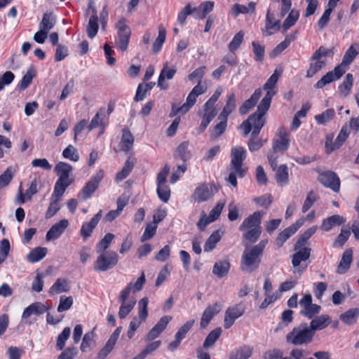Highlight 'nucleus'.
<instances>
[{"label":"nucleus","instance_id":"obj_1","mask_svg":"<svg viewBox=\"0 0 359 359\" xmlns=\"http://www.w3.org/2000/svg\"><path fill=\"white\" fill-rule=\"evenodd\" d=\"M247 151L244 147L236 146L231 150V161L228 168L229 177L226 180L233 187L237 186L236 177L245 176L247 168H243V161L246 158Z\"/></svg>","mask_w":359,"mask_h":359},{"label":"nucleus","instance_id":"obj_2","mask_svg":"<svg viewBox=\"0 0 359 359\" xmlns=\"http://www.w3.org/2000/svg\"><path fill=\"white\" fill-rule=\"evenodd\" d=\"M267 243L268 241L264 239L258 244L245 249L241 261V269L243 271L251 273L258 269Z\"/></svg>","mask_w":359,"mask_h":359},{"label":"nucleus","instance_id":"obj_3","mask_svg":"<svg viewBox=\"0 0 359 359\" xmlns=\"http://www.w3.org/2000/svg\"><path fill=\"white\" fill-rule=\"evenodd\" d=\"M355 45H351L343 57L341 64L336 67L333 71L327 72L315 85L316 88H323L332 81L338 80L346 72L344 67L349 65L358 54Z\"/></svg>","mask_w":359,"mask_h":359},{"label":"nucleus","instance_id":"obj_4","mask_svg":"<svg viewBox=\"0 0 359 359\" xmlns=\"http://www.w3.org/2000/svg\"><path fill=\"white\" fill-rule=\"evenodd\" d=\"M271 96V95L268 94L266 97H264L257 107V112L250 115L248 118L252 129V136L254 137H257L261 129L264 126L265 121L263 116L270 107L269 99Z\"/></svg>","mask_w":359,"mask_h":359},{"label":"nucleus","instance_id":"obj_5","mask_svg":"<svg viewBox=\"0 0 359 359\" xmlns=\"http://www.w3.org/2000/svg\"><path fill=\"white\" fill-rule=\"evenodd\" d=\"M313 330L306 324H301L295 327L286 336L288 343L294 346L307 344L310 343L313 337Z\"/></svg>","mask_w":359,"mask_h":359},{"label":"nucleus","instance_id":"obj_6","mask_svg":"<svg viewBox=\"0 0 359 359\" xmlns=\"http://www.w3.org/2000/svg\"><path fill=\"white\" fill-rule=\"evenodd\" d=\"M100 255L93 264V269L96 271H106L113 268L118 261V255L116 252L108 251L98 252Z\"/></svg>","mask_w":359,"mask_h":359},{"label":"nucleus","instance_id":"obj_7","mask_svg":"<svg viewBox=\"0 0 359 359\" xmlns=\"http://www.w3.org/2000/svg\"><path fill=\"white\" fill-rule=\"evenodd\" d=\"M217 192V188L213 184L203 183L199 184L191 196V201L202 203L210 199Z\"/></svg>","mask_w":359,"mask_h":359},{"label":"nucleus","instance_id":"obj_8","mask_svg":"<svg viewBox=\"0 0 359 359\" xmlns=\"http://www.w3.org/2000/svg\"><path fill=\"white\" fill-rule=\"evenodd\" d=\"M118 39L115 42L116 47L124 52L128 49L131 34L130 27L126 24V19L121 18L116 24Z\"/></svg>","mask_w":359,"mask_h":359},{"label":"nucleus","instance_id":"obj_9","mask_svg":"<svg viewBox=\"0 0 359 359\" xmlns=\"http://www.w3.org/2000/svg\"><path fill=\"white\" fill-rule=\"evenodd\" d=\"M292 256V266L294 267V273L302 274L306 269L307 264L306 261L309 258L311 254V248L306 247H301Z\"/></svg>","mask_w":359,"mask_h":359},{"label":"nucleus","instance_id":"obj_10","mask_svg":"<svg viewBox=\"0 0 359 359\" xmlns=\"http://www.w3.org/2000/svg\"><path fill=\"white\" fill-rule=\"evenodd\" d=\"M290 135L285 127H280L273 139V150L275 152H284L290 146Z\"/></svg>","mask_w":359,"mask_h":359},{"label":"nucleus","instance_id":"obj_11","mask_svg":"<svg viewBox=\"0 0 359 359\" xmlns=\"http://www.w3.org/2000/svg\"><path fill=\"white\" fill-rule=\"evenodd\" d=\"M103 177L104 171L100 170L83 187L79 194V197H81L83 200H87L90 198L93 194L97 189L99 184L102 180Z\"/></svg>","mask_w":359,"mask_h":359},{"label":"nucleus","instance_id":"obj_12","mask_svg":"<svg viewBox=\"0 0 359 359\" xmlns=\"http://www.w3.org/2000/svg\"><path fill=\"white\" fill-rule=\"evenodd\" d=\"M299 303L302 308L300 313L309 319H312L320 311L321 307L319 305L312 304V296L311 294H304Z\"/></svg>","mask_w":359,"mask_h":359},{"label":"nucleus","instance_id":"obj_13","mask_svg":"<svg viewBox=\"0 0 359 359\" xmlns=\"http://www.w3.org/2000/svg\"><path fill=\"white\" fill-rule=\"evenodd\" d=\"M244 313L245 306L242 302L229 307L225 312L224 320V328L229 329L233 325L235 320L242 316Z\"/></svg>","mask_w":359,"mask_h":359},{"label":"nucleus","instance_id":"obj_14","mask_svg":"<svg viewBox=\"0 0 359 359\" xmlns=\"http://www.w3.org/2000/svg\"><path fill=\"white\" fill-rule=\"evenodd\" d=\"M319 182L332 191L338 192L340 189V180L337 174L332 171H325L319 175Z\"/></svg>","mask_w":359,"mask_h":359},{"label":"nucleus","instance_id":"obj_15","mask_svg":"<svg viewBox=\"0 0 359 359\" xmlns=\"http://www.w3.org/2000/svg\"><path fill=\"white\" fill-rule=\"evenodd\" d=\"M177 72V69L175 67H170L168 62H165L163 64V69L161 71V73L158 76V86L161 90H166L168 88V85L165 83V80L172 79L175 74Z\"/></svg>","mask_w":359,"mask_h":359},{"label":"nucleus","instance_id":"obj_16","mask_svg":"<svg viewBox=\"0 0 359 359\" xmlns=\"http://www.w3.org/2000/svg\"><path fill=\"white\" fill-rule=\"evenodd\" d=\"M264 215V212L256 211L253 214L249 215L243 220L239 226V230L243 231L248 229L262 227L261 222Z\"/></svg>","mask_w":359,"mask_h":359},{"label":"nucleus","instance_id":"obj_17","mask_svg":"<svg viewBox=\"0 0 359 359\" xmlns=\"http://www.w3.org/2000/svg\"><path fill=\"white\" fill-rule=\"evenodd\" d=\"M171 320L172 317L170 316H165L161 318L158 322L147 333L145 341H151L157 338L165 329Z\"/></svg>","mask_w":359,"mask_h":359},{"label":"nucleus","instance_id":"obj_18","mask_svg":"<svg viewBox=\"0 0 359 359\" xmlns=\"http://www.w3.org/2000/svg\"><path fill=\"white\" fill-rule=\"evenodd\" d=\"M203 113L201 114L198 112L199 115L203 116L202 121L199 126V130L201 132H203L208 127L211 121L217 115V111L215 107V105L211 104H208V102H205L203 105Z\"/></svg>","mask_w":359,"mask_h":359},{"label":"nucleus","instance_id":"obj_19","mask_svg":"<svg viewBox=\"0 0 359 359\" xmlns=\"http://www.w3.org/2000/svg\"><path fill=\"white\" fill-rule=\"evenodd\" d=\"M68 226L69 221L67 219H61L51 226L46 233V239L47 241H55L63 233Z\"/></svg>","mask_w":359,"mask_h":359},{"label":"nucleus","instance_id":"obj_20","mask_svg":"<svg viewBox=\"0 0 359 359\" xmlns=\"http://www.w3.org/2000/svg\"><path fill=\"white\" fill-rule=\"evenodd\" d=\"M221 311V306L218 303H215L212 305L208 306L203 311L200 326L202 329L205 328L213 317Z\"/></svg>","mask_w":359,"mask_h":359},{"label":"nucleus","instance_id":"obj_21","mask_svg":"<svg viewBox=\"0 0 359 359\" xmlns=\"http://www.w3.org/2000/svg\"><path fill=\"white\" fill-rule=\"evenodd\" d=\"M102 211L100 210L88 222H84L81 226L80 234L83 239L86 241L89 238L94 229L97 225L100 218L102 217Z\"/></svg>","mask_w":359,"mask_h":359},{"label":"nucleus","instance_id":"obj_22","mask_svg":"<svg viewBox=\"0 0 359 359\" xmlns=\"http://www.w3.org/2000/svg\"><path fill=\"white\" fill-rule=\"evenodd\" d=\"M353 260V251L351 249H346L341 257L339 264L337 266V273L340 274L345 273L350 268Z\"/></svg>","mask_w":359,"mask_h":359},{"label":"nucleus","instance_id":"obj_23","mask_svg":"<svg viewBox=\"0 0 359 359\" xmlns=\"http://www.w3.org/2000/svg\"><path fill=\"white\" fill-rule=\"evenodd\" d=\"M262 95V90L258 88L252 95L250 98L245 100L239 108V112L241 114H247L255 105Z\"/></svg>","mask_w":359,"mask_h":359},{"label":"nucleus","instance_id":"obj_24","mask_svg":"<svg viewBox=\"0 0 359 359\" xmlns=\"http://www.w3.org/2000/svg\"><path fill=\"white\" fill-rule=\"evenodd\" d=\"M346 219L339 215H334L323 220L320 229L325 231H330L335 226H339L344 223Z\"/></svg>","mask_w":359,"mask_h":359},{"label":"nucleus","instance_id":"obj_25","mask_svg":"<svg viewBox=\"0 0 359 359\" xmlns=\"http://www.w3.org/2000/svg\"><path fill=\"white\" fill-rule=\"evenodd\" d=\"M47 311V308L41 302H34L27 307L22 315L23 319H27L32 314L39 316Z\"/></svg>","mask_w":359,"mask_h":359},{"label":"nucleus","instance_id":"obj_26","mask_svg":"<svg viewBox=\"0 0 359 359\" xmlns=\"http://www.w3.org/2000/svg\"><path fill=\"white\" fill-rule=\"evenodd\" d=\"M58 179L57 180L55 187L54 192L57 195L62 196L66 189L73 182V180L67 175H57Z\"/></svg>","mask_w":359,"mask_h":359},{"label":"nucleus","instance_id":"obj_27","mask_svg":"<svg viewBox=\"0 0 359 359\" xmlns=\"http://www.w3.org/2000/svg\"><path fill=\"white\" fill-rule=\"evenodd\" d=\"M134 137L128 128L124 127L122 129V135L121 139V145L122 150L128 151L133 149L134 144Z\"/></svg>","mask_w":359,"mask_h":359},{"label":"nucleus","instance_id":"obj_28","mask_svg":"<svg viewBox=\"0 0 359 359\" xmlns=\"http://www.w3.org/2000/svg\"><path fill=\"white\" fill-rule=\"evenodd\" d=\"M331 323V319L327 315H321L316 318H313L309 327L313 330V335L316 330H320L325 328Z\"/></svg>","mask_w":359,"mask_h":359},{"label":"nucleus","instance_id":"obj_29","mask_svg":"<svg viewBox=\"0 0 359 359\" xmlns=\"http://www.w3.org/2000/svg\"><path fill=\"white\" fill-rule=\"evenodd\" d=\"M252 353V347L244 345L233 350L229 355V359H248Z\"/></svg>","mask_w":359,"mask_h":359},{"label":"nucleus","instance_id":"obj_30","mask_svg":"<svg viewBox=\"0 0 359 359\" xmlns=\"http://www.w3.org/2000/svg\"><path fill=\"white\" fill-rule=\"evenodd\" d=\"M236 109V96L233 93L228 95L226 105L223 110L218 116V119L227 118L228 116L230 115Z\"/></svg>","mask_w":359,"mask_h":359},{"label":"nucleus","instance_id":"obj_31","mask_svg":"<svg viewBox=\"0 0 359 359\" xmlns=\"http://www.w3.org/2000/svg\"><path fill=\"white\" fill-rule=\"evenodd\" d=\"M280 20H273V15L268 11L266 13V25H265V29L263 30V34L264 36H270L273 34L272 32H271V29H276L279 30L280 29Z\"/></svg>","mask_w":359,"mask_h":359},{"label":"nucleus","instance_id":"obj_32","mask_svg":"<svg viewBox=\"0 0 359 359\" xmlns=\"http://www.w3.org/2000/svg\"><path fill=\"white\" fill-rule=\"evenodd\" d=\"M230 269V263L227 260L217 262L212 269V273L219 278L224 277Z\"/></svg>","mask_w":359,"mask_h":359},{"label":"nucleus","instance_id":"obj_33","mask_svg":"<svg viewBox=\"0 0 359 359\" xmlns=\"http://www.w3.org/2000/svg\"><path fill=\"white\" fill-rule=\"evenodd\" d=\"M222 233L219 229L213 231L204 245V251H212L215 248L217 243L221 240Z\"/></svg>","mask_w":359,"mask_h":359},{"label":"nucleus","instance_id":"obj_34","mask_svg":"<svg viewBox=\"0 0 359 359\" xmlns=\"http://www.w3.org/2000/svg\"><path fill=\"white\" fill-rule=\"evenodd\" d=\"M62 196H59L53 191L51 198L50 203L46 212V217L50 218L53 217L60 209L59 201Z\"/></svg>","mask_w":359,"mask_h":359},{"label":"nucleus","instance_id":"obj_35","mask_svg":"<svg viewBox=\"0 0 359 359\" xmlns=\"http://www.w3.org/2000/svg\"><path fill=\"white\" fill-rule=\"evenodd\" d=\"M255 2H250L248 6L235 4L231 8V13L234 17H237L241 13H252L255 10Z\"/></svg>","mask_w":359,"mask_h":359},{"label":"nucleus","instance_id":"obj_36","mask_svg":"<svg viewBox=\"0 0 359 359\" xmlns=\"http://www.w3.org/2000/svg\"><path fill=\"white\" fill-rule=\"evenodd\" d=\"M278 76L279 75L277 74L276 71H275V72L270 76V78L267 80L263 86L264 90H266V93L264 97H266L268 94L271 95L269 99L270 103L271 102V100L276 93L273 88L278 80Z\"/></svg>","mask_w":359,"mask_h":359},{"label":"nucleus","instance_id":"obj_37","mask_svg":"<svg viewBox=\"0 0 359 359\" xmlns=\"http://www.w3.org/2000/svg\"><path fill=\"white\" fill-rule=\"evenodd\" d=\"M46 248L37 247L33 249L27 256V260L31 263L41 260L47 254Z\"/></svg>","mask_w":359,"mask_h":359},{"label":"nucleus","instance_id":"obj_38","mask_svg":"<svg viewBox=\"0 0 359 359\" xmlns=\"http://www.w3.org/2000/svg\"><path fill=\"white\" fill-rule=\"evenodd\" d=\"M69 290V283L65 279L58 278L50 288V294H60Z\"/></svg>","mask_w":359,"mask_h":359},{"label":"nucleus","instance_id":"obj_39","mask_svg":"<svg viewBox=\"0 0 359 359\" xmlns=\"http://www.w3.org/2000/svg\"><path fill=\"white\" fill-rule=\"evenodd\" d=\"M55 24V19L51 13H45L43 15L41 21L39 22V29L46 32H49Z\"/></svg>","mask_w":359,"mask_h":359},{"label":"nucleus","instance_id":"obj_40","mask_svg":"<svg viewBox=\"0 0 359 359\" xmlns=\"http://www.w3.org/2000/svg\"><path fill=\"white\" fill-rule=\"evenodd\" d=\"M353 77L351 74H347L343 83L339 86V92L343 97H346L349 95L351 88L353 86Z\"/></svg>","mask_w":359,"mask_h":359},{"label":"nucleus","instance_id":"obj_41","mask_svg":"<svg viewBox=\"0 0 359 359\" xmlns=\"http://www.w3.org/2000/svg\"><path fill=\"white\" fill-rule=\"evenodd\" d=\"M276 178L278 184L281 186L288 183V168L286 165L283 164L278 167L276 171Z\"/></svg>","mask_w":359,"mask_h":359},{"label":"nucleus","instance_id":"obj_42","mask_svg":"<svg viewBox=\"0 0 359 359\" xmlns=\"http://www.w3.org/2000/svg\"><path fill=\"white\" fill-rule=\"evenodd\" d=\"M317 229L318 227L316 226H313L308 229L296 242L294 245V250H297L299 248L304 246L312 235L316 233Z\"/></svg>","mask_w":359,"mask_h":359},{"label":"nucleus","instance_id":"obj_43","mask_svg":"<svg viewBox=\"0 0 359 359\" xmlns=\"http://www.w3.org/2000/svg\"><path fill=\"white\" fill-rule=\"evenodd\" d=\"M222 334V329L217 327L212 330L205 338L203 347L205 348L212 346Z\"/></svg>","mask_w":359,"mask_h":359},{"label":"nucleus","instance_id":"obj_44","mask_svg":"<svg viewBox=\"0 0 359 359\" xmlns=\"http://www.w3.org/2000/svg\"><path fill=\"white\" fill-rule=\"evenodd\" d=\"M166 37V30L163 26L158 27V35L153 44V51L157 53L161 49Z\"/></svg>","mask_w":359,"mask_h":359},{"label":"nucleus","instance_id":"obj_45","mask_svg":"<svg viewBox=\"0 0 359 359\" xmlns=\"http://www.w3.org/2000/svg\"><path fill=\"white\" fill-rule=\"evenodd\" d=\"M98 28V17L90 16L86 28L88 36L90 39H93L97 33Z\"/></svg>","mask_w":359,"mask_h":359},{"label":"nucleus","instance_id":"obj_46","mask_svg":"<svg viewBox=\"0 0 359 359\" xmlns=\"http://www.w3.org/2000/svg\"><path fill=\"white\" fill-rule=\"evenodd\" d=\"M348 134L349 130L348 126H344L334 142V146L330 147V150H335L339 148L347 139Z\"/></svg>","mask_w":359,"mask_h":359},{"label":"nucleus","instance_id":"obj_47","mask_svg":"<svg viewBox=\"0 0 359 359\" xmlns=\"http://www.w3.org/2000/svg\"><path fill=\"white\" fill-rule=\"evenodd\" d=\"M243 238L250 243H255L260 237L262 233V227L252 228L245 230Z\"/></svg>","mask_w":359,"mask_h":359},{"label":"nucleus","instance_id":"obj_48","mask_svg":"<svg viewBox=\"0 0 359 359\" xmlns=\"http://www.w3.org/2000/svg\"><path fill=\"white\" fill-rule=\"evenodd\" d=\"M295 233L294 228H290V226L285 229L281 231L276 239V245L278 247H281L283 243L294 233Z\"/></svg>","mask_w":359,"mask_h":359},{"label":"nucleus","instance_id":"obj_49","mask_svg":"<svg viewBox=\"0 0 359 359\" xmlns=\"http://www.w3.org/2000/svg\"><path fill=\"white\" fill-rule=\"evenodd\" d=\"M155 83L149 82L146 84H140L137 87L135 100L136 101L142 100L146 95L147 92L149 91L154 86Z\"/></svg>","mask_w":359,"mask_h":359},{"label":"nucleus","instance_id":"obj_50","mask_svg":"<svg viewBox=\"0 0 359 359\" xmlns=\"http://www.w3.org/2000/svg\"><path fill=\"white\" fill-rule=\"evenodd\" d=\"M121 305L118 311V317L121 319L125 318L133 309L136 301L135 299H130L129 302H121Z\"/></svg>","mask_w":359,"mask_h":359},{"label":"nucleus","instance_id":"obj_51","mask_svg":"<svg viewBox=\"0 0 359 359\" xmlns=\"http://www.w3.org/2000/svg\"><path fill=\"white\" fill-rule=\"evenodd\" d=\"M188 145L189 144L187 142L180 144L176 150L175 157L180 158L184 162L189 160L191 157V154L188 151Z\"/></svg>","mask_w":359,"mask_h":359},{"label":"nucleus","instance_id":"obj_52","mask_svg":"<svg viewBox=\"0 0 359 359\" xmlns=\"http://www.w3.org/2000/svg\"><path fill=\"white\" fill-rule=\"evenodd\" d=\"M114 238V235L108 233H107L102 239L100 241L96 246V252H104V251L110 246V244L112 240Z\"/></svg>","mask_w":359,"mask_h":359},{"label":"nucleus","instance_id":"obj_53","mask_svg":"<svg viewBox=\"0 0 359 359\" xmlns=\"http://www.w3.org/2000/svg\"><path fill=\"white\" fill-rule=\"evenodd\" d=\"M359 316V309H353L346 311L340 316L341 320L346 324L353 323Z\"/></svg>","mask_w":359,"mask_h":359},{"label":"nucleus","instance_id":"obj_54","mask_svg":"<svg viewBox=\"0 0 359 359\" xmlns=\"http://www.w3.org/2000/svg\"><path fill=\"white\" fill-rule=\"evenodd\" d=\"M299 16V14L298 11L292 10L283 22V31L287 32L291 27H292L297 21Z\"/></svg>","mask_w":359,"mask_h":359},{"label":"nucleus","instance_id":"obj_55","mask_svg":"<svg viewBox=\"0 0 359 359\" xmlns=\"http://www.w3.org/2000/svg\"><path fill=\"white\" fill-rule=\"evenodd\" d=\"M64 158L76 162L79 159L78 150L72 144L68 145L62 151Z\"/></svg>","mask_w":359,"mask_h":359},{"label":"nucleus","instance_id":"obj_56","mask_svg":"<svg viewBox=\"0 0 359 359\" xmlns=\"http://www.w3.org/2000/svg\"><path fill=\"white\" fill-rule=\"evenodd\" d=\"M71 334V330L69 327L63 329L62 332L58 335L57 339L56 346L60 351L62 350L65 346L66 341L69 339Z\"/></svg>","mask_w":359,"mask_h":359},{"label":"nucleus","instance_id":"obj_57","mask_svg":"<svg viewBox=\"0 0 359 359\" xmlns=\"http://www.w3.org/2000/svg\"><path fill=\"white\" fill-rule=\"evenodd\" d=\"M148 304L147 297L141 299L138 302V317L143 320H146L148 316Z\"/></svg>","mask_w":359,"mask_h":359},{"label":"nucleus","instance_id":"obj_58","mask_svg":"<svg viewBox=\"0 0 359 359\" xmlns=\"http://www.w3.org/2000/svg\"><path fill=\"white\" fill-rule=\"evenodd\" d=\"M244 32L243 31L238 32L233 38L231 41L229 43L228 48L231 53H234L241 46L243 41Z\"/></svg>","mask_w":359,"mask_h":359},{"label":"nucleus","instance_id":"obj_59","mask_svg":"<svg viewBox=\"0 0 359 359\" xmlns=\"http://www.w3.org/2000/svg\"><path fill=\"white\" fill-rule=\"evenodd\" d=\"M335 111L332 109H328L323 111L320 114H318L315 116L316 121L319 124H325L330 121L334 116Z\"/></svg>","mask_w":359,"mask_h":359},{"label":"nucleus","instance_id":"obj_60","mask_svg":"<svg viewBox=\"0 0 359 359\" xmlns=\"http://www.w3.org/2000/svg\"><path fill=\"white\" fill-rule=\"evenodd\" d=\"M72 170V166L65 162H59L54 168V172L57 175L69 176Z\"/></svg>","mask_w":359,"mask_h":359},{"label":"nucleus","instance_id":"obj_61","mask_svg":"<svg viewBox=\"0 0 359 359\" xmlns=\"http://www.w3.org/2000/svg\"><path fill=\"white\" fill-rule=\"evenodd\" d=\"M95 332L94 330L88 332L84 334L81 344V351L84 352L90 348L94 343Z\"/></svg>","mask_w":359,"mask_h":359},{"label":"nucleus","instance_id":"obj_62","mask_svg":"<svg viewBox=\"0 0 359 359\" xmlns=\"http://www.w3.org/2000/svg\"><path fill=\"white\" fill-rule=\"evenodd\" d=\"M13 177V168L8 167L3 174L0 175V189L8 186Z\"/></svg>","mask_w":359,"mask_h":359},{"label":"nucleus","instance_id":"obj_63","mask_svg":"<svg viewBox=\"0 0 359 359\" xmlns=\"http://www.w3.org/2000/svg\"><path fill=\"white\" fill-rule=\"evenodd\" d=\"M325 65V63L321 60H316V62L311 63L310 66L306 72V77H308V78L313 77Z\"/></svg>","mask_w":359,"mask_h":359},{"label":"nucleus","instance_id":"obj_64","mask_svg":"<svg viewBox=\"0 0 359 359\" xmlns=\"http://www.w3.org/2000/svg\"><path fill=\"white\" fill-rule=\"evenodd\" d=\"M157 193L159 198L164 203H167L170 197V190L166 184H159L157 187Z\"/></svg>","mask_w":359,"mask_h":359}]
</instances>
